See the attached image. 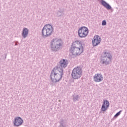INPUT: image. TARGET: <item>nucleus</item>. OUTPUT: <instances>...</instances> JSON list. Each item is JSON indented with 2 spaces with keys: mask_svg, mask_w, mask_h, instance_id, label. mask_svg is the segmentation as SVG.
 Here are the masks:
<instances>
[{
  "mask_svg": "<svg viewBox=\"0 0 127 127\" xmlns=\"http://www.w3.org/2000/svg\"><path fill=\"white\" fill-rule=\"evenodd\" d=\"M121 115V112H118L115 115V118H117V117H119Z\"/></svg>",
  "mask_w": 127,
  "mask_h": 127,
  "instance_id": "dca6fc26",
  "label": "nucleus"
},
{
  "mask_svg": "<svg viewBox=\"0 0 127 127\" xmlns=\"http://www.w3.org/2000/svg\"><path fill=\"white\" fill-rule=\"evenodd\" d=\"M53 30V27L51 25H45L42 30V35L44 37H48L52 35Z\"/></svg>",
  "mask_w": 127,
  "mask_h": 127,
  "instance_id": "7ed1b4c3",
  "label": "nucleus"
},
{
  "mask_svg": "<svg viewBox=\"0 0 127 127\" xmlns=\"http://www.w3.org/2000/svg\"><path fill=\"white\" fill-rule=\"evenodd\" d=\"M104 79L103 75L101 73H96L93 76V81L96 83H100Z\"/></svg>",
  "mask_w": 127,
  "mask_h": 127,
  "instance_id": "6e6552de",
  "label": "nucleus"
},
{
  "mask_svg": "<svg viewBox=\"0 0 127 127\" xmlns=\"http://www.w3.org/2000/svg\"><path fill=\"white\" fill-rule=\"evenodd\" d=\"M109 107H110V102H109L108 100H104L102 106L101 107L102 112L105 113V112L108 110Z\"/></svg>",
  "mask_w": 127,
  "mask_h": 127,
  "instance_id": "1a4fd4ad",
  "label": "nucleus"
},
{
  "mask_svg": "<svg viewBox=\"0 0 127 127\" xmlns=\"http://www.w3.org/2000/svg\"><path fill=\"white\" fill-rule=\"evenodd\" d=\"M63 76V68L56 66L51 73V79L53 82H59Z\"/></svg>",
  "mask_w": 127,
  "mask_h": 127,
  "instance_id": "f03ea898",
  "label": "nucleus"
},
{
  "mask_svg": "<svg viewBox=\"0 0 127 127\" xmlns=\"http://www.w3.org/2000/svg\"><path fill=\"white\" fill-rule=\"evenodd\" d=\"M111 59H112V56H111V54L109 53L105 52L101 57V63L107 65V64L110 63Z\"/></svg>",
  "mask_w": 127,
  "mask_h": 127,
  "instance_id": "423d86ee",
  "label": "nucleus"
},
{
  "mask_svg": "<svg viewBox=\"0 0 127 127\" xmlns=\"http://www.w3.org/2000/svg\"><path fill=\"white\" fill-rule=\"evenodd\" d=\"M101 4H102V5H103V6H104V7L107 8V9H111L112 8V7L109 5V4L106 3V1H105L103 0H102L101 1Z\"/></svg>",
  "mask_w": 127,
  "mask_h": 127,
  "instance_id": "ddd939ff",
  "label": "nucleus"
},
{
  "mask_svg": "<svg viewBox=\"0 0 127 127\" xmlns=\"http://www.w3.org/2000/svg\"><path fill=\"white\" fill-rule=\"evenodd\" d=\"M100 42L101 38H100V37H99L98 35L94 36L92 40V44L93 46H97V45H99Z\"/></svg>",
  "mask_w": 127,
  "mask_h": 127,
  "instance_id": "9d476101",
  "label": "nucleus"
},
{
  "mask_svg": "<svg viewBox=\"0 0 127 127\" xmlns=\"http://www.w3.org/2000/svg\"><path fill=\"white\" fill-rule=\"evenodd\" d=\"M68 65V61L67 60L63 59L60 61V65L61 67V68H66Z\"/></svg>",
  "mask_w": 127,
  "mask_h": 127,
  "instance_id": "f8f14e48",
  "label": "nucleus"
},
{
  "mask_svg": "<svg viewBox=\"0 0 127 127\" xmlns=\"http://www.w3.org/2000/svg\"><path fill=\"white\" fill-rule=\"evenodd\" d=\"M27 34H28V29L26 28H24L22 32V36L24 38H25L27 36Z\"/></svg>",
  "mask_w": 127,
  "mask_h": 127,
  "instance_id": "4468645a",
  "label": "nucleus"
},
{
  "mask_svg": "<svg viewBox=\"0 0 127 127\" xmlns=\"http://www.w3.org/2000/svg\"><path fill=\"white\" fill-rule=\"evenodd\" d=\"M82 73V68L79 66H77L72 70L71 76L73 79H79L81 78Z\"/></svg>",
  "mask_w": 127,
  "mask_h": 127,
  "instance_id": "20e7f679",
  "label": "nucleus"
},
{
  "mask_svg": "<svg viewBox=\"0 0 127 127\" xmlns=\"http://www.w3.org/2000/svg\"><path fill=\"white\" fill-rule=\"evenodd\" d=\"M83 51H84V48L82 43H81V41L77 40L72 43L70 50V52L72 55L79 56V55L83 53Z\"/></svg>",
  "mask_w": 127,
  "mask_h": 127,
  "instance_id": "f257e3e1",
  "label": "nucleus"
},
{
  "mask_svg": "<svg viewBox=\"0 0 127 127\" xmlns=\"http://www.w3.org/2000/svg\"><path fill=\"white\" fill-rule=\"evenodd\" d=\"M61 46V41L59 40H53L52 44L51 47L52 50H57L60 48Z\"/></svg>",
  "mask_w": 127,
  "mask_h": 127,
  "instance_id": "0eeeda50",
  "label": "nucleus"
},
{
  "mask_svg": "<svg viewBox=\"0 0 127 127\" xmlns=\"http://www.w3.org/2000/svg\"><path fill=\"white\" fill-rule=\"evenodd\" d=\"M102 25H107V21L103 20L102 22Z\"/></svg>",
  "mask_w": 127,
  "mask_h": 127,
  "instance_id": "2eb2a0df",
  "label": "nucleus"
},
{
  "mask_svg": "<svg viewBox=\"0 0 127 127\" xmlns=\"http://www.w3.org/2000/svg\"><path fill=\"white\" fill-rule=\"evenodd\" d=\"M78 36H79L80 38H85V37H87L88 34H89V29H88L87 27H81L78 29Z\"/></svg>",
  "mask_w": 127,
  "mask_h": 127,
  "instance_id": "39448f33",
  "label": "nucleus"
},
{
  "mask_svg": "<svg viewBox=\"0 0 127 127\" xmlns=\"http://www.w3.org/2000/svg\"><path fill=\"white\" fill-rule=\"evenodd\" d=\"M22 119L20 117H16L14 120V125L16 127H19V126L22 125Z\"/></svg>",
  "mask_w": 127,
  "mask_h": 127,
  "instance_id": "9b49d317",
  "label": "nucleus"
}]
</instances>
